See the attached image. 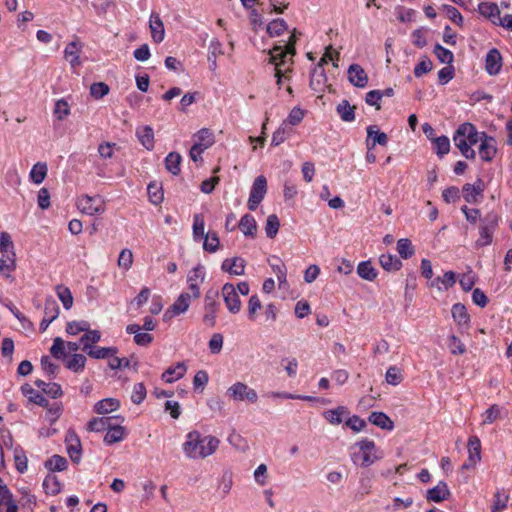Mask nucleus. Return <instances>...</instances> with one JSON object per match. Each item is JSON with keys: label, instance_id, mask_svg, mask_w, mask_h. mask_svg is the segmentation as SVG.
Instances as JSON below:
<instances>
[{"label": "nucleus", "instance_id": "obj_30", "mask_svg": "<svg viewBox=\"0 0 512 512\" xmlns=\"http://www.w3.org/2000/svg\"><path fill=\"white\" fill-rule=\"evenodd\" d=\"M23 395H25L30 402L37 404L41 407H48V400L37 390L32 388L29 384H25L21 387Z\"/></svg>", "mask_w": 512, "mask_h": 512}, {"label": "nucleus", "instance_id": "obj_44", "mask_svg": "<svg viewBox=\"0 0 512 512\" xmlns=\"http://www.w3.org/2000/svg\"><path fill=\"white\" fill-rule=\"evenodd\" d=\"M456 282V275L452 271H447L442 277L435 278L431 285L437 287L439 290L448 289L452 287Z\"/></svg>", "mask_w": 512, "mask_h": 512}, {"label": "nucleus", "instance_id": "obj_15", "mask_svg": "<svg viewBox=\"0 0 512 512\" xmlns=\"http://www.w3.org/2000/svg\"><path fill=\"white\" fill-rule=\"evenodd\" d=\"M149 28L151 32V37L154 42L160 43L164 40L165 37V29L163 21L160 18V15L157 12H151L149 18Z\"/></svg>", "mask_w": 512, "mask_h": 512}, {"label": "nucleus", "instance_id": "obj_29", "mask_svg": "<svg viewBox=\"0 0 512 512\" xmlns=\"http://www.w3.org/2000/svg\"><path fill=\"white\" fill-rule=\"evenodd\" d=\"M136 136L147 150L151 151L154 148V131L151 126L137 128Z\"/></svg>", "mask_w": 512, "mask_h": 512}, {"label": "nucleus", "instance_id": "obj_47", "mask_svg": "<svg viewBox=\"0 0 512 512\" xmlns=\"http://www.w3.org/2000/svg\"><path fill=\"white\" fill-rule=\"evenodd\" d=\"M55 291L63 307L69 310L73 306V296L70 289L64 285H57Z\"/></svg>", "mask_w": 512, "mask_h": 512}, {"label": "nucleus", "instance_id": "obj_57", "mask_svg": "<svg viewBox=\"0 0 512 512\" xmlns=\"http://www.w3.org/2000/svg\"><path fill=\"white\" fill-rule=\"evenodd\" d=\"M397 251L399 255L404 259H408L414 254L413 245L407 238H402L397 241Z\"/></svg>", "mask_w": 512, "mask_h": 512}, {"label": "nucleus", "instance_id": "obj_59", "mask_svg": "<svg viewBox=\"0 0 512 512\" xmlns=\"http://www.w3.org/2000/svg\"><path fill=\"white\" fill-rule=\"evenodd\" d=\"M386 382L390 385L396 386L403 380L401 369L397 366H391L386 371L385 375Z\"/></svg>", "mask_w": 512, "mask_h": 512}, {"label": "nucleus", "instance_id": "obj_43", "mask_svg": "<svg viewBox=\"0 0 512 512\" xmlns=\"http://www.w3.org/2000/svg\"><path fill=\"white\" fill-rule=\"evenodd\" d=\"M43 488L46 494L55 496L61 491V483L57 476L48 474L43 481Z\"/></svg>", "mask_w": 512, "mask_h": 512}, {"label": "nucleus", "instance_id": "obj_38", "mask_svg": "<svg viewBox=\"0 0 512 512\" xmlns=\"http://www.w3.org/2000/svg\"><path fill=\"white\" fill-rule=\"evenodd\" d=\"M355 107L351 106L347 100H342L337 105V113L340 116L341 120L344 122H352L355 120Z\"/></svg>", "mask_w": 512, "mask_h": 512}, {"label": "nucleus", "instance_id": "obj_24", "mask_svg": "<svg viewBox=\"0 0 512 512\" xmlns=\"http://www.w3.org/2000/svg\"><path fill=\"white\" fill-rule=\"evenodd\" d=\"M125 435V428L115 423V421H112L110 427H108L107 429L106 435L104 436V442L108 445H112L114 443L122 441Z\"/></svg>", "mask_w": 512, "mask_h": 512}, {"label": "nucleus", "instance_id": "obj_2", "mask_svg": "<svg viewBox=\"0 0 512 512\" xmlns=\"http://www.w3.org/2000/svg\"><path fill=\"white\" fill-rule=\"evenodd\" d=\"M455 146L466 159H475L476 152L472 146L482 141V132H478L472 123L459 125L453 136Z\"/></svg>", "mask_w": 512, "mask_h": 512}, {"label": "nucleus", "instance_id": "obj_8", "mask_svg": "<svg viewBox=\"0 0 512 512\" xmlns=\"http://www.w3.org/2000/svg\"><path fill=\"white\" fill-rule=\"evenodd\" d=\"M221 293L229 312L232 314L239 313L242 303L235 286L232 283H226L223 285Z\"/></svg>", "mask_w": 512, "mask_h": 512}, {"label": "nucleus", "instance_id": "obj_39", "mask_svg": "<svg viewBox=\"0 0 512 512\" xmlns=\"http://www.w3.org/2000/svg\"><path fill=\"white\" fill-rule=\"evenodd\" d=\"M118 352L116 347H98L93 346L86 353L94 359H105L116 355Z\"/></svg>", "mask_w": 512, "mask_h": 512}, {"label": "nucleus", "instance_id": "obj_61", "mask_svg": "<svg viewBox=\"0 0 512 512\" xmlns=\"http://www.w3.org/2000/svg\"><path fill=\"white\" fill-rule=\"evenodd\" d=\"M90 328L89 322L85 320L71 321L67 323L66 332L70 335H77L80 332H85Z\"/></svg>", "mask_w": 512, "mask_h": 512}, {"label": "nucleus", "instance_id": "obj_7", "mask_svg": "<svg viewBox=\"0 0 512 512\" xmlns=\"http://www.w3.org/2000/svg\"><path fill=\"white\" fill-rule=\"evenodd\" d=\"M227 395L235 401L248 400L251 403H255L258 400L257 392L242 382H237L229 387Z\"/></svg>", "mask_w": 512, "mask_h": 512}, {"label": "nucleus", "instance_id": "obj_23", "mask_svg": "<svg viewBox=\"0 0 512 512\" xmlns=\"http://www.w3.org/2000/svg\"><path fill=\"white\" fill-rule=\"evenodd\" d=\"M16 269L15 252L1 253L0 256V274L6 278L11 277V273Z\"/></svg>", "mask_w": 512, "mask_h": 512}, {"label": "nucleus", "instance_id": "obj_40", "mask_svg": "<svg viewBox=\"0 0 512 512\" xmlns=\"http://www.w3.org/2000/svg\"><path fill=\"white\" fill-rule=\"evenodd\" d=\"M192 296L189 292H182L176 301L171 305L172 311L178 315L185 313L191 302Z\"/></svg>", "mask_w": 512, "mask_h": 512}, {"label": "nucleus", "instance_id": "obj_58", "mask_svg": "<svg viewBox=\"0 0 512 512\" xmlns=\"http://www.w3.org/2000/svg\"><path fill=\"white\" fill-rule=\"evenodd\" d=\"M433 52L441 63L447 64V65L452 64V62L454 60V55L450 50L444 48L440 44H436L434 46Z\"/></svg>", "mask_w": 512, "mask_h": 512}, {"label": "nucleus", "instance_id": "obj_16", "mask_svg": "<svg viewBox=\"0 0 512 512\" xmlns=\"http://www.w3.org/2000/svg\"><path fill=\"white\" fill-rule=\"evenodd\" d=\"M483 191L484 182L481 179H477L473 184H465L462 189L463 197L468 203H477Z\"/></svg>", "mask_w": 512, "mask_h": 512}, {"label": "nucleus", "instance_id": "obj_50", "mask_svg": "<svg viewBox=\"0 0 512 512\" xmlns=\"http://www.w3.org/2000/svg\"><path fill=\"white\" fill-rule=\"evenodd\" d=\"M273 260L276 262L269 261V264L273 270V272L276 274V277L279 281V286L281 287L282 284L286 283V277H287V268L286 266L281 262V260L277 257H272Z\"/></svg>", "mask_w": 512, "mask_h": 512}, {"label": "nucleus", "instance_id": "obj_20", "mask_svg": "<svg viewBox=\"0 0 512 512\" xmlns=\"http://www.w3.org/2000/svg\"><path fill=\"white\" fill-rule=\"evenodd\" d=\"M450 490L447 484L443 481H440L435 487L429 489L426 494V498L428 501L440 503L450 496Z\"/></svg>", "mask_w": 512, "mask_h": 512}, {"label": "nucleus", "instance_id": "obj_21", "mask_svg": "<svg viewBox=\"0 0 512 512\" xmlns=\"http://www.w3.org/2000/svg\"><path fill=\"white\" fill-rule=\"evenodd\" d=\"M388 143V136L386 133L376 129V126L367 127V147L373 149L377 144L385 146Z\"/></svg>", "mask_w": 512, "mask_h": 512}, {"label": "nucleus", "instance_id": "obj_26", "mask_svg": "<svg viewBox=\"0 0 512 512\" xmlns=\"http://www.w3.org/2000/svg\"><path fill=\"white\" fill-rule=\"evenodd\" d=\"M81 43L78 41H72L67 44L64 50V57L70 62L72 68L80 65L79 56L81 52Z\"/></svg>", "mask_w": 512, "mask_h": 512}, {"label": "nucleus", "instance_id": "obj_41", "mask_svg": "<svg viewBox=\"0 0 512 512\" xmlns=\"http://www.w3.org/2000/svg\"><path fill=\"white\" fill-rule=\"evenodd\" d=\"M101 339V333L98 330H90V328L85 331V334L80 338V344L82 345V350L86 352L93 344L99 342Z\"/></svg>", "mask_w": 512, "mask_h": 512}, {"label": "nucleus", "instance_id": "obj_32", "mask_svg": "<svg viewBox=\"0 0 512 512\" xmlns=\"http://www.w3.org/2000/svg\"><path fill=\"white\" fill-rule=\"evenodd\" d=\"M369 422L381 429L391 431L394 428L393 421L383 412H372L368 418Z\"/></svg>", "mask_w": 512, "mask_h": 512}, {"label": "nucleus", "instance_id": "obj_60", "mask_svg": "<svg viewBox=\"0 0 512 512\" xmlns=\"http://www.w3.org/2000/svg\"><path fill=\"white\" fill-rule=\"evenodd\" d=\"M86 357L82 354H73L70 360L67 361L66 367L73 372H80L84 369Z\"/></svg>", "mask_w": 512, "mask_h": 512}, {"label": "nucleus", "instance_id": "obj_9", "mask_svg": "<svg viewBox=\"0 0 512 512\" xmlns=\"http://www.w3.org/2000/svg\"><path fill=\"white\" fill-rule=\"evenodd\" d=\"M78 208L87 215H95L104 212V205L99 197L82 196L77 202Z\"/></svg>", "mask_w": 512, "mask_h": 512}, {"label": "nucleus", "instance_id": "obj_56", "mask_svg": "<svg viewBox=\"0 0 512 512\" xmlns=\"http://www.w3.org/2000/svg\"><path fill=\"white\" fill-rule=\"evenodd\" d=\"M74 443H70L67 445V453L70 457V459L74 463H79L81 459V443L77 435H72Z\"/></svg>", "mask_w": 512, "mask_h": 512}, {"label": "nucleus", "instance_id": "obj_31", "mask_svg": "<svg viewBox=\"0 0 512 512\" xmlns=\"http://www.w3.org/2000/svg\"><path fill=\"white\" fill-rule=\"evenodd\" d=\"M6 505V512H18V507L13 501V496L7 486L3 483L0 478V507Z\"/></svg>", "mask_w": 512, "mask_h": 512}, {"label": "nucleus", "instance_id": "obj_12", "mask_svg": "<svg viewBox=\"0 0 512 512\" xmlns=\"http://www.w3.org/2000/svg\"><path fill=\"white\" fill-rule=\"evenodd\" d=\"M496 140L492 136H488L482 132V141L480 142L479 155L484 161H491L496 155Z\"/></svg>", "mask_w": 512, "mask_h": 512}, {"label": "nucleus", "instance_id": "obj_28", "mask_svg": "<svg viewBox=\"0 0 512 512\" xmlns=\"http://www.w3.org/2000/svg\"><path fill=\"white\" fill-rule=\"evenodd\" d=\"M348 415L349 411L344 406H338L323 413V417L332 425L341 424Z\"/></svg>", "mask_w": 512, "mask_h": 512}, {"label": "nucleus", "instance_id": "obj_4", "mask_svg": "<svg viewBox=\"0 0 512 512\" xmlns=\"http://www.w3.org/2000/svg\"><path fill=\"white\" fill-rule=\"evenodd\" d=\"M500 217L494 211L486 213L481 219L478 226L479 237L475 241V247L482 248L493 242V237L499 225Z\"/></svg>", "mask_w": 512, "mask_h": 512}, {"label": "nucleus", "instance_id": "obj_25", "mask_svg": "<svg viewBox=\"0 0 512 512\" xmlns=\"http://www.w3.org/2000/svg\"><path fill=\"white\" fill-rule=\"evenodd\" d=\"M186 365L184 362H178L174 366L168 367L165 372L162 374V379L166 383H173L176 380L182 378L186 373Z\"/></svg>", "mask_w": 512, "mask_h": 512}, {"label": "nucleus", "instance_id": "obj_5", "mask_svg": "<svg viewBox=\"0 0 512 512\" xmlns=\"http://www.w3.org/2000/svg\"><path fill=\"white\" fill-rule=\"evenodd\" d=\"M218 297V291L209 290L204 298L205 314L203 316V322L209 327H214L216 324L217 312L220 306Z\"/></svg>", "mask_w": 512, "mask_h": 512}, {"label": "nucleus", "instance_id": "obj_52", "mask_svg": "<svg viewBox=\"0 0 512 512\" xmlns=\"http://www.w3.org/2000/svg\"><path fill=\"white\" fill-rule=\"evenodd\" d=\"M47 175V165L45 163H36L30 171V179L35 184H41Z\"/></svg>", "mask_w": 512, "mask_h": 512}, {"label": "nucleus", "instance_id": "obj_63", "mask_svg": "<svg viewBox=\"0 0 512 512\" xmlns=\"http://www.w3.org/2000/svg\"><path fill=\"white\" fill-rule=\"evenodd\" d=\"M447 345L453 355H462L466 352L465 345L455 335L449 337Z\"/></svg>", "mask_w": 512, "mask_h": 512}, {"label": "nucleus", "instance_id": "obj_34", "mask_svg": "<svg viewBox=\"0 0 512 512\" xmlns=\"http://www.w3.org/2000/svg\"><path fill=\"white\" fill-rule=\"evenodd\" d=\"M120 407V402L116 398H105L98 401L94 405V411L97 414H108L117 410Z\"/></svg>", "mask_w": 512, "mask_h": 512}, {"label": "nucleus", "instance_id": "obj_48", "mask_svg": "<svg viewBox=\"0 0 512 512\" xmlns=\"http://www.w3.org/2000/svg\"><path fill=\"white\" fill-rule=\"evenodd\" d=\"M205 221L202 214H195L193 216V239L196 242H199L205 237Z\"/></svg>", "mask_w": 512, "mask_h": 512}, {"label": "nucleus", "instance_id": "obj_18", "mask_svg": "<svg viewBox=\"0 0 512 512\" xmlns=\"http://www.w3.org/2000/svg\"><path fill=\"white\" fill-rule=\"evenodd\" d=\"M479 13L487 18L492 24L496 25L500 18V9L494 2L483 1L478 5Z\"/></svg>", "mask_w": 512, "mask_h": 512}, {"label": "nucleus", "instance_id": "obj_42", "mask_svg": "<svg viewBox=\"0 0 512 512\" xmlns=\"http://www.w3.org/2000/svg\"><path fill=\"white\" fill-rule=\"evenodd\" d=\"M68 462L65 457L60 455H53L45 461L44 466L51 472H61L67 468Z\"/></svg>", "mask_w": 512, "mask_h": 512}, {"label": "nucleus", "instance_id": "obj_19", "mask_svg": "<svg viewBox=\"0 0 512 512\" xmlns=\"http://www.w3.org/2000/svg\"><path fill=\"white\" fill-rule=\"evenodd\" d=\"M246 262L241 257H234L231 259H225L222 262L221 268L223 271L228 272L231 275H243L245 273Z\"/></svg>", "mask_w": 512, "mask_h": 512}, {"label": "nucleus", "instance_id": "obj_37", "mask_svg": "<svg viewBox=\"0 0 512 512\" xmlns=\"http://www.w3.org/2000/svg\"><path fill=\"white\" fill-rule=\"evenodd\" d=\"M239 228L245 236L254 237L257 229L255 218L250 214L243 215L239 222Z\"/></svg>", "mask_w": 512, "mask_h": 512}, {"label": "nucleus", "instance_id": "obj_51", "mask_svg": "<svg viewBox=\"0 0 512 512\" xmlns=\"http://www.w3.org/2000/svg\"><path fill=\"white\" fill-rule=\"evenodd\" d=\"M287 29L288 25L282 18L274 19L267 25V33L271 37L280 36Z\"/></svg>", "mask_w": 512, "mask_h": 512}, {"label": "nucleus", "instance_id": "obj_45", "mask_svg": "<svg viewBox=\"0 0 512 512\" xmlns=\"http://www.w3.org/2000/svg\"><path fill=\"white\" fill-rule=\"evenodd\" d=\"M509 495L503 489L497 490L494 494V501L491 507V512H502L507 508Z\"/></svg>", "mask_w": 512, "mask_h": 512}, {"label": "nucleus", "instance_id": "obj_6", "mask_svg": "<svg viewBox=\"0 0 512 512\" xmlns=\"http://www.w3.org/2000/svg\"><path fill=\"white\" fill-rule=\"evenodd\" d=\"M267 192V180L263 175L255 178L249 194L247 207L249 210L254 211L264 199Z\"/></svg>", "mask_w": 512, "mask_h": 512}, {"label": "nucleus", "instance_id": "obj_46", "mask_svg": "<svg viewBox=\"0 0 512 512\" xmlns=\"http://www.w3.org/2000/svg\"><path fill=\"white\" fill-rule=\"evenodd\" d=\"M358 275L367 281H373L377 277V272L370 261H362L357 267Z\"/></svg>", "mask_w": 512, "mask_h": 512}, {"label": "nucleus", "instance_id": "obj_49", "mask_svg": "<svg viewBox=\"0 0 512 512\" xmlns=\"http://www.w3.org/2000/svg\"><path fill=\"white\" fill-rule=\"evenodd\" d=\"M433 146L436 154L439 157H443L448 154L450 151V140L447 136L442 135L439 137L433 138Z\"/></svg>", "mask_w": 512, "mask_h": 512}, {"label": "nucleus", "instance_id": "obj_62", "mask_svg": "<svg viewBox=\"0 0 512 512\" xmlns=\"http://www.w3.org/2000/svg\"><path fill=\"white\" fill-rule=\"evenodd\" d=\"M442 10L445 11L447 17L456 25L463 26V16L454 6L444 4Z\"/></svg>", "mask_w": 512, "mask_h": 512}, {"label": "nucleus", "instance_id": "obj_13", "mask_svg": "<svg viewBox=\"0 0 512 512\" xmlns=\"http://www.w3.org/2000/svg\"><path fill=\"white\" fill-rule=\"evenodd\" d=\"M349 82L358 88H364L368 83V75L359 64H351L348 68Z\"/></svg>", "mask_w": 512, "mask_h": 512}, {"label": "nucleus", "instance_id": "obj_53", "mask_svg": "<svg viewBox=\"0 0 512 512\" xmlns=\"http://www.w3.org/2000/svg\"><path fill=\"white\" fill-rule=\"evenodd\" d=\"M203 249L209 253H215L220 245V240L216 232H208L203 238Z\"/></svg>", "mask_w": 512, "mask_h": 512}, {"label": "nucleus", "instance_id": "obj_3", "mask_svg": "<svg viewBox=\"0 0 512 512\" xmlns=\"http://www.w3.org/2000/svg\"><path fill=\"white\" fill-rule=\"evenodd\" d=\"M351 450L352 462L361 467H369L382 457L377 454L375 442L368 438L356 442Z\"/></svg>", "mask_w": 512, "mask_h": 512}, {"label": "nucleus", "instance_id": "obj_17", "mask_svg": "<svg viewBox=\"0 0 512 512\" xmlns=\"http://www.w3.org/2000/svg\"><path fill=\"white\" fill-rule=\"evenodd\" d=\"M269 54V63L275 65V69L277 67L282 68L288 63L287 55H290V53L287 52V48H285L283 45H275L272 49L268 51ZM292 57L289 60V65L291 64Z\"/></svg>", "mask_w": 512, "mask_h": 512}, {"label": "nucleus", "instance_id": "obj_64", "mask_svg": "<svg viewBox=\"0 0 512 512\" xmlns=\"http://www.w3.org/2000/svg\"><path fill=\"white\" fill-rule=\"evenodd\" d=\"M205 279V268L203 265L198 264L188 274L187 281L192 283H203Z\"/></svg>", "mask_w": 512, "mask_h": 512}, {"label": "nucleus", "instance_id": "obj_55", "mask_svg": "<svg viewBox=\"0 0 512 512\" xmlns=\"http://www.w3.org/2000/svg\"><path fill=\"white\" fill-rule=\"evenodd\" d=\"M280 227V221L275 214H271L267 217L266 225H265V232L266 236L270 239H273L279 230Z\"/></svg>", "mask_w": 512, "mask_h": 512}, {"label": "nucleus", "instance_id": "obj_35", "mask_svg": "<svg viewBox=\"0 0 512 512\" xmlns=\"http://www.w3.org/2000/svg\"><path fill=\"white\" fill-rule=\"evenodd\" d=\"M452 317L459 326H468L470 323V316L467 313L466 307L461 303H456L451 309Z\"/></svg>", "mask_w": 512, "mask_h": 512}, {"label": "nucleus", "instance_id": "obj_1", "mask_svg": "<svg viewBox=\"0 0 512 512\" xmlns=\"http://www.w3.org/2000/svg\"><path fill=\"white\" fill-rule=\"evenodd\" d=\"M219 444L220 440L217 437L212 435L202 436L199 431L194 430L186 435L182 449L189 459H204L214 454Z\"/></svg>", "mask_w": 512, "mask_h": 512}, {"label": "nucleus", "instance_id": "obj_14", "mask_svg": "<svg viewBox=\"0 0 512 512\" xmlns=\"http://www.w3.org/2000/svg\"><path fill=\"white\" fill-rule=\"evenodd\" d=\"M502 67V56L500 52L496 49H490L485 57V70L486 72L493 76L497 75Z\"/></svg>", "mask_w": 512, "mask_h": 512}, {"label": "nucleus", "instance_id": "obj_36", "mask_svg": "<svg viewBox=\"0 0 512 512\" xmlns=\"http://www.w3.org/2000/svg\"><path fill=\"white\" fill-rule=\"evenodd\" d=\"M379 263L386 271H397L402 267L401 260L392 254H382L379 257Z\"/></svg>", "mask_w": 512, "mask_h": 512}, {"label": "nucleus", "instance_id": "obj_27", "mask_svg": "<svg viewBox=\"0 0 512 512\" xmlns=\"http://www.w3.org/2000/svg\"><path fill=\"white\" fill-rule=\"evenodd\" d=\"M194 140H195L194 145L198 146L199 148H201L204 151L206 149H208L209 147H211L215 142L213 132L207 128H203V129L199 130L194 135Z\"/></svg>", "mask_w": 512, "mask_h": 512}, {"label": "nucleus", "instance_id": "obj_11", "mask_svg": "<svg viewBox=\"0 0 512 512\" xmlns=\"http://www.w3.org/2000/svg\"><path fill=\"white\" fill-rule=\"evenodd\" d=\"M468 459L463 464V469H470L481 460V442L477 436H471L468 439Z\"/></svg>", "mask_w": 512, "mask_h": 512}, {"label": "nucleus", "instance_id": "obj_54", "mask_svg": "<svg viewBox=\"0 0 512 512\" xmlns=\"http://www.w3.org/2000/svg\"><path fill=\"white\" fill-rule=\"evenodd\" d=\"M290 133L291 129L287 126L286 122H283L281 126L273 133L271 145L279 146L286 140Z\"/></svg>", "mask_w": 512, "mask_h": 512}, {"label": "nucleus", "instance_id": "obj_10", "mask_svg": "<svg viewBox=\"0 0 512 512\" xmlns=\"http://www.w3.org/2000/svg\"><path fill=\"white\" fill-rule=\"evenodd\" d=\"M60 312L59 306L53 297H47L44 306V317L40 323L39 329L41 332L47 330L49 325L58 317Z\"/></svg>", "mask_w": 512, "mask_h": 512}, {"label": "nucleus", "instance_id": "obj_22", "mask_svg": "<svg viewBox=\"0 0 512 512\" xmlns=\"http://www.w3.org/2000/svg\"><path fill=\"white\" fill-rule=\"evenodd\" d=\"M116 420L123 422L124 418L121 416L92 418L87 424V429L92 432H102L110 427L112 421Z\"/></svg>", "mask_w": 512, "mask_h": 512}, {"label": "nucleus", "instance_id": "obj_33", "mask_svg": "<svg viewBox=\"0 0 512 512\" xmlns=\"http://www.w3.org/2000/svg\"><path fill=\"white\" fill-rule=\"evenodd\" d=\"M182 157L177 152H170L164 160L165 168L172 175L177 176L181 172Z\"/></svg>", "mask_w": 512, "mask_h": 512}]
</instances>
